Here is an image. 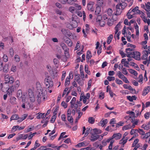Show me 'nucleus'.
<instances>
[{
	"label": "nucleus",
	"mask_w": 150,
	"mask_h": 150,
	"mask_svg": "<svg viewBox=\"0 0 150 150\" xmlns=\"http://www.w3.org/2000/svg\"><path fill=\"white\" fill-rule=\"evenodd\" d=\"M127 5V4L126 3H120L116 5V13H114L112 15V19L114 21H116L117 20V17L114 18V17L116 15H120L121 13L122 10L124 9Z\"/></svg>",
	"instance_id": "f257e3e1"
},
{
	"label": "nucleus",
	"mask_w": 150,
	"mask_h": 150,
	"mask_svg": "<svg viewBox=\"0 0 150 150\" xmlns=\"http://www.w3.org/2000/svg\"><path fill=\"white\" fill-rule=\"evenodd\" d=\"M38 92V94L37 96V101L38 103H40L42 100L45 101V97L46 94H47V92L45 90Z\"/></svg>",
	"instance_id": "f03ea898"
},
{
	"label": "nucleus",
	"mask_w": 150,
	"mask_h": 150,
	"mask_svg": "<svg viewBox=\"0 0 150 150\" xmlns=\"http://www.w3.org/2000/svg\"><path fill=\"white\" fill-rule=\"evenodd\" d=\"M99 130V132H98V129H97L94 128L92 130L95 133L91 134V138L90 139L91 141L94 142L99 138V136L97 135V134L98 133H101L102 131L101 130Z\"/></svg>",
	"instance_id": "7ed1b4c3"
},
{
	"label": "nucleus",
	"mask_w": 150,
	"mask_h": 150,
	"mask_svg": "<svg viewBox=\"0 0 150 150\" xmlns=\"http://www.w3.org/2000/svg\"><path fill=\"white\" fill-rule=\"evenodd\" d=\"M128 54L127 57L129 58L133 57L136 60H141L140 53L139 52L134 51L132 53H129Z\"/></svg>",
	"instance_id": "20e7f679"
},
{
	"label": "nucleus",
	"mask_w": 150,
	"mask_h": 150,
	"mask_svg": "<svg viewBox=\"0 0 150 150\" xmlns=\"http://www.w3.org/2000/svg\"><path fill=\"white\" fill-rule=\"evenodd\" d=\"M45 86L47 88H51L53 86V82L52 79L50 76H47L45 79Z\"/></svg>",
	"instance_id": "39448f33"
},
{
	"label": "nucleus",
	"mask_w": 150,
	"mask_h": 150,
	"mask_svg": "<svg viewBox=\"0 0 150 150\" xmlns=\"http://www.w3.org/2000/svg\"><path fill=\"white\" fill-rule=\"evenodd\" d=\"M4 79L5 82L8 84H12L14 81L13 77L8 74L6 75L5 76Z\"/></svg>",
	"instance_id": "423d86ee"
},
{
	"label": "nucleus",
	"mask_w": 150,
	"mask_h": 150,
	"mask_svg": "<svg viewBox=\"0 0 150 150\" xmlns=\"http://www.w3.org/2000/svg\"><path fill=\"white\" fill-rule=\"evenodd\" d=\"M28 98L30 102L34 103L35 100L34 95V92L33 90L31 89H29L28 91Z\"/></svg>",
	"instance_id": "0eeeda50"
},
{
	"label": "nucleus",
	"mask_w": 150,
	"mask_h": 150,
	"mask_svg": "<svg viewBox=\"0 0 150 150\" xmlns=\"http://www.w3.org/2000/svg\"><path fill=\"white\" fill-rule=\"evenodd\" d=\"M105 139L107 144L110 142V144L108 146V149L107 150H112V149L113 144L115 142V141L112 140L111 137H109L108 139Z\"/></svg>",
	"instance_id": "6e6552de"
},
{
	"label": "nucleus",
	"mask_w": 150,
	"mask_h": 150,
	"mask_svg": "<svg viewBox=\"0 0 150 150\" xmlns=\"http://www.w3.org/2000/svg\"><path fill=\"white\" fill-rule=\"evenodd\" d=\"M61 31L63 34L64 35L65 38H68L71 36V33H70L69 30L65 29H62Z\"/></svg>",
	"instance_id": "1a4fd4ad"
},
{
	"label": "nucleus",
	"mask_w": 150,
	"mask_h": 150,
	"mask_svg": "<svg viewBox=\"0 0 150 150\" xmlns=\"http://www.w3.org/2000/svg\"><path fill=\"white\" fill-rule=\"evenodd\" d=\"M122 137V135L120 133H116L113 134L112 136L111 137L112 140L114 139L116 140H119Z\"/></svg>",
	"instance_id": "9d476101"
},
{
	"label": "nucleus",
	"mask_w": 150,
	"mask_h": 150,
	"mask_svg": "<svg viewBox=\"0 0 150 150\" xmlns=\"http://www.w3.org/2000/svg\"><path fill=\"white\" fill-rule=\"evenodd\" d=\"M63 39L65 42L67 44L69 47H71L72 45V43L70 39L69 38H63Z\"/></svg>",
	"instance_id": "9b49d317"
},
{
	"label": "nucleus",
	"mask_w": 150,
	"mask_h": 150,
	"mask_svg": "<svg viewBox=\"0 0 150 150\" xmlns=\"http://www.w3.org/2000/svg\"><path fill=\"white\" fill-rule=\"evenodd\" d=\"M139 121V120L135 118V117L132 118V119L131 120V122L133 123V124L131 126V127L133 128L135 126L137 125L138 122Z\"/></svg>",
	"instance_id": "f8f14e48"
},
{
	"label": "nucleus",
	"mask_w": 150,
	"mask_h": 150,
	"mask_svg": "<svg viewBox=\"0 0 150 150\" xmlns=\"http://www.w3.org/2000/svg\"><path fill=\"white\" fill-rule=\"evenodd\" d=\"M138 130L137 129H132L130 132V134L132 135L133 134V137L129 140H132L133 138L138 136Z\"/></svg>",
	"instance_id": "ddd939ff"
},
{
	"label": "nucleus",
	"mask_w": 150,
	"mask_h": 150,
	"mask_svg": "<svg viewBox=\"0 0 150 150\" xmlns=\"http://www.w3.org/2000/svg\"><path fill=\"white\" fill-rule=\"evenodd\" d=\"M131 11L132 15H134L136 13L140 14L141 12V11L139 10V7L137 6H136L132 10H131Z\"/></svg>",
	"instance_id": "4468645a"
},
{
	"label": "nucleus",
	"mask_w": 150,
	"mask_h": 150,
	"mask_svg": "<svg viewBox=\"0 0 150 150\" xmlns=\"http://www.w3.org/2000/svg\"><path fill=\"white\" fill-rule=\"evenodd\" d=\"M93 2H89L87 5V9L88 10L91 11H93L94 8L93 7Z\"/></svg>",
	"instance_id": "2eb2a0df"
},
{
	"label": "nucleus",
	"mask_w": 150,
	"mask_h": 150,
	"mask_svg": "<svg viewBox=\"0 0 150 150\" xmlns=\"http://www.w3.org/2000/svg\"><path fill=\"white\" fill-rule=\"evenodd\" d=\"M8 84L6 83L5 82L3 83H2L1 85V89L2 91H7V89L8 88Z\"/></svg>",
	"instance_id": "dca6fc26"
},
{
	"label": "nucleus",
	"mask_w": 150,
	"mask_h": 150,
	"mask_svg": "<svg viewBox=\"0 0 150 150\" xmlns=\"http://www.w3.org/2000/svg\"><path fill=\"white\" fill-rule=\"evenodd\" d=\"M150 91V87L149 86L145 87L143 91L142 95L143 96L146 95Z\"/></svg>",
	"instance_id": "f3484780"
},
{
	"label": "nucleus",
	"mask_w": 150,
	"mask_h": 150,
	"mask_svg": "<svg viewBox=\"0 0 150 150\" xmlns=\"http://www.w3.org/2000/svg\"><path fill=\"white\" fill-rule=\"evenodd\" d=\"M102 18V16L101 15L98 16L97 18V20H98L99 22V25L101 27H103L105 25V22L103 21H101L100 20Z\"/></svg>",
	"instance_id": "a211bd4d"
},
{
	"label": "nucleus",
	"mask_w": 150,
	"mask_h": 150,
	"mask_svg": "<svg viewBox=\"0 0 150 150\" xmlns=\"http://www.w3.org/2000/svg\"><path fill=\"white\" fill-rule=\"evenodd\" d=\"M121 23L120 22L115 27V34H117L119 30L121 29Z\"/></svg>",
	"instance_id": "6ab92c4d"
},
{
	"label": "nucleus",
	"mask_w": 150,
	"mask_h": 150,
	"mask_svg": "<svg viewBox=\"0 0 150 150\" xmlns=\"http://www.w3.org/2000/svg\"><path fill=\"white\" fill-rule=\"evenodd\" d=\"M16 89V88L13 86H12L8 88L7 89V93L9 95H11L12 93L14 91V90Z\"/></svg>",
	"instance_id": "aec40b11"
},
{
	"label": "nucleus",
	"mask_w": 150,
	"mask_h": 150,
	"mask_svg": "<svg viewBox=\"0 0 150 150\" xmlns=\"http://www.w3.org/2000/svg\"><path fill=\"white\" fill-rule=\"evenodd\" d=\"M73 0H60V2L63 4H65L67 3L72 4H73Z\"/></svg>",
	"instance_id": "412c9836"
},
{
	"label": "nucleus",
	"mask_w": 150,
	"mask_h": 150,
	"mask_svg": "<svg viewBox=\"0 0 150 150\" xmlns=\"http://www.w3.org/2000/svg\"><path fill=\"white\" fill-rule=\"evenodd\" d=\"M144 54L142 57V59L143 60H147L148 55V52L146 50L143 51Z\"/></svg>",
	"instance_id": "4be33fe9"
},
{
	"label": "nucleus",
	"mask_w": 150,
	"mask_h": 150,
	"mask_svg": "<svg viewBox=\"0 0 150 150\" xmlns=\"http://www.w3.org/2000/svg\"><path fill=\"white\" fill-rule=\"evenodd\" d=\"M127 139H125L122 137V139L119 141V144H122V147H124V145L127 142Z\"/></svg>",
	"instance_id": "5701e85b"
},
{
	"label": "nucleus",
	"mask_w": 150,
	"mask_h": 150,
	"mask_svg": "<svg viewBox=\"0 0 150 150\" xmlns=\"http://www.w3.org/2000/svg\"><path fill=\"white\" fill-rule=\"evenodd\" d=\"M36 88L37 89L38 92L41 91H42L44 90L42 88L40 83L39 82H37L36 83Z\"/></svg>",
	"instance_id": "b1692460"
},
{
	"label": "nucleus",
	"mask_w": 150,
	"mask_h": 150,
	"mask_svg": "<svg viewBox=\"0 0 150 150\" xmlns=\"http://www.w3.org/2000/svg\"><path fill=\"white\" fill-rule=\"evenodd\" d=\"M87 145L86 142L83 141L78 143L76 146V147H81L82 146L85 147Z\"/></svg>",
	"instance_id": "393cba45"
},
{
	"label": "nucleus",
	"mask_w": 150,
	"mask_h": 150,
	"mask_svg": "<svg viewBox=\"0 0 150 150\" xmlns=\"http://www.w3.org/2000/svg\"><path fill=\"white\" fill-rule=\"evenodd\" d=\"M108 122V120L107 119L103 120V119L100 120L99 123L100 126L104 127Z\"/></svg>",
	"instance_id": "a878e982"
},
{
	"label": "nucleus",
	"mask_w": 150,
	"mask_h": 150,
	"mask_svg": "<svg viewBox=\"0 0 150 150\" xmlns=\"http://www.w3.org/2000/svg\"><path fill=\"white\" fill-rule=\"evenodd\" d=\"M38 140H36L35 142L34 147L31 148L30 150H35L37 148L39 147L40 144L38 143Z\"/></svg>",
	"instance_id": "bb28decb"
},
{
	"label": "nucleus",
	"mask_w": 150,
	"mask_h": 150,
	"mask_svg": "<svg viewBox=\"0 0 150 150\" xmlns=\"http://www.w3.org/2000/svg\"><path fill=\"white\" fill-rule=\"evenodd\" d=\"M25 127H20L18 125H16V126H14L12 128V129L13 130L14 129V131L16 130L17 129L18 130H22L24 129Z\"/></svg>",
	"instance_id": "cd10ccee"
},
{
	"label": "nucleus",
	"mask_w": 150,
	"mask_h": 150,
	"mask_svg": "<svg viewBox=\"0 0 150 150\" xmlns=\"http://www.w3.org/2000/svg\"><path fill=\"white\" fill-rule=\"evenodd\" d=\"M149 136H150V133H146L142 135L141 138L143 139H145L147 138Z\"/></svg>",
	"instance_id": "c85d7f7f"
},
{
	"label": "nucleus",
	"mask_w": 150,
	"mask_h": 150,
	"mask_svg": "<svg viewBox=\"0 0 150 150\" xmlns=\"http://www.w3.org/2000/svg\"><path fill=\"white\" fill-rule=\"evenodd\" d=\"M10 100V102L11 104L14 105L16 103V98L15 97H12Z\"/></svg>",
	"instance_id": "c756f323"
},
{
	"label": "nucleus",
	"mask_w": 150,
	"mask_h": 150,
	"mask_svg": "<svg viewBox=\"0 0 150 150\" xmlns=\"http://www.w3.org/2000/svg\"><path fill=\"white\" fill-rule=\"evenodd\" d=\"M132 14V13L131 12V9H130L128 11V12L127 14V18L129 19H131L133 17V16L132 15H133Z\"/></svg>",
	"instance_id": "7c9ffc66"
},
{
	"label": "nucleus",
	"mask_w": 150,
	"mask_h": 150,
	"mask_svg": "<svg viewBox=\"0 0 150 150\" xmlns=\"http://www.w3.org/2000/svg\"><path fill=\"white\" fill-rule=\"evenodd\" d=\"M134 48H126L125 50L126 52V56L127 57V55L128 54H129V53H132L133 51H132L133 50Z\"/></svg>",
	"instance_id": "2f4dec72"
},
{
	"label": "nucleus",
	"mask_w": 150,
	"mask_h": 150,
	"mask_svg": "<svg viewBox=\"0 0 150 150\" xmlns=\"http://www.w3.org/2000/svg\"><path fill=\"white\" fill-rule=\"evenodd\" d=\"M113 38V35H110L108 37L107 41V43L108 44H110V42H111Z\"/></svg>",
	"instance_id": "473e14b6"
},
{
	"label": "nucleus",
	"mask_w": 150,
	"mask_h": 150,
	"mask_svg": "<svg viewBox=\"0 0 150 150\" xmlns=\"http://www.w3.org/2000/svg\"><path fill=\"white\" fill-rule=\"evenodd\" d=\"M100 8L99 7H97L96 8V11H95V14L96 15H98H98L100 14Z\"/></svg>",
	"instance_id": "72a5a7b5"
},
{
	"label": "nucleus",
	"mask_w": 150,
	"mask_h": 150,
	"mask_svg": "<svg viewBox=\"0 0 150 150\" xmlns=\"http://www.w3.org/2000/svg\"><path fill=\"white\" fill-rule=\"evenodd\" d=\"M92 57L91 53L90 51H88L86 54V59L88 60L90 59Z\"/></svg>",
	"instance_id": "f704fd0d"
},
{
	"label": "nucleus",
	"mask_w": 150,
	"mask_h": 150,
	"mask_svg": "<svg viewBox=\"0 0 150 150\" xmlns=\"http://www.w3.org/2000/svg\"><path fill=\"white\" fill-rule=\"evenodd\" d=\"M95 119L94 118L92 117H90L88 118V121L91 124H93L95 122Z\"/></svg>",
	"instance_id": "c9c22d12"
},
{
	"label": "nucleus",
	"mask_w": 150,
	"mask_h": 150,
	"mask_svg": "<svg viewBox=\"0 0 150 150\" xmlns=\"http://www.w3.org/2000/svg\"><path fill=\"white\" fill-rule=\"evenodd\" d=\"M53 62L56 67L57 68L59 66V61L57 59L54 58L53 59Z\"/></svg>",
	"instance_id": "e433bc0d"
},
{
	"label": "nucleus",
	"mask_w": 150,
	"mask_h": 150,
	"mask_svg": "<svg viewBox=\"0 0 150 150\" xmlns=\"http://www.w3.org/2000/svg\"><path fill=\"white\" fill-rule=\"evenodd\" d=\"M18 119V115L15 114L12 115L11 119V120H17Z\"/></svg>",
	"instance_id": "4c0bfd02"
},
{
	"label": "nucleus",
	"mask_w": 150,
	"mask_h": 150,
	"mask_svg": "<svg viewBox=\"0 0 150 150\" xmlns=\"http://www.w3.org/2000/svg\"><path fill=\"white\" fill-rule=\"evenodd\" d=\"M70 82V78L68 76L67 77L66 79V81L65 83V86H68L69 85Z\"/></svg>",
	"instance_id": "58836bf2"
},
{
	"label": "nucleus",
	"mask_w": 150,
	"mask_h": 150,
	"mask_svg": "<svg viewBox=\"0 0 150 150\" xmlns=\"http://www.w3.org/2000/svg\"><path fill=\"white\" fill-rule=\"evenodd\" d=\"M92 130V129L91 128H87L86 129V131L85 132V136L86 137L87 136L88 134L90 132V131H91Z\"/></svg>",
	"instance_id": "ea45409f"
},
{
	"label": "nucleus",
	"mask_w": 150,
	"mask_h": 150,
	"mask_svg": "<svg viewBox=\"0 0 150 150\" xmlns=\"http://www.w3.org/2000/svg\"><path fill=\"white\" fill-rule=\"evenodd\" d=\"M45 117V113H40L37 116V118L38 119H40Z\"/></svg>",
	"instance_id": "a19ab883"
},
{
	"label": "nucleus",
	"mask_w": 150,
	"mask_h": 150,
	"mask_svg": "<svg viewBox=\"0 0 150 150\" xmlns=\"http://www.w3.org/2000/svg\"><path fill=\"white\" fill-rule=\"evenodd\" d=\"M132 128L130 125H128L123 126L122 127L123 130H126Z\"/></svg>",
	"instance_id": "79ce46f5"
},
{
	"label": "nucleus",
	"mask_w": 150,
	"mask_h": 150,
	"mask_svg": "<svg viewBox=\"0 0 150 150\" xmlns=\"http://www.w3.org/2000/svg\"><path fill=\"white\" fill-rule=\"evenodd\" d=\"M61 46L64 50H67L69 49L66 45L64 43H61Z\"/></svg>",
	"instance_id": "37998d69"
},
{
	"label": "nucleus",
	"mask_w": 150,
	"mask_h": 150,
	"mask_svg": "<svg viewBox=\"0 0 150 150\" xmlns=\"http://www.w3.org/2000/svg\"><path fill=\"white\" fill-rule=\"evenodd\" d=\"M103 0H98L97 1V4L98 7H100L103 5Z\"/></svg>",
	"instance_id": "c03bdc74"
},
{
	"label": "nucleus",
	"mask_w": 150,
	"mask_h": 150,
	"mask_svg": "<svg viewBox=\"0 0 150 150\" xmlns=\"http://www.w3.org/2000/svg\"><path fill=\"white\" fill-rule=\"evenodd\" d=\"M146 9L145 10L147 11H150V2H148L146 4Z\"/></svg>",
	"instance_id": "a18cd8bd"
},
{
	"label": "nucleus",
	"mask_w": 150,
	"mask_h": 150,
	"mask_svg": "<svg viewBox=\"0 0 150 150\" xmlns=\"http://www.w3.org/2000/svg\"><path fill=\"white\" fill-rule=\"evenodd\" d=\"M22 92L21 90H19L17 92V96L18 98H21L22 97Z\"/></svg>",
	"instance_id": "49530a36"
},
{
	"label": "nucleus",
	"mask_w": 150,
	"mask_h": 150,
	"mask_svg": "<svg viewBox=\"0 0 150 150\" xmlns=\"http://www.w3.org/2000/svg\"><path fill=\"white\" fill-rule=\"evenodd\" d=\"M118 76L119 78L122 79L125 76L124 75L122 74V72L120 71H118Z\"/></svg>",
	"instance_id": "de8ad7c7"
},
{
	"label": "nucleus",
	"mask_w": 150,
	"mask_h": 150,
	"mask_svg": "<svg viewBox=\"0 0 150 150\" xmlns=\"http://www.w3.org/2000/svg\"><path fill=\"white\" fill-rule=\"evenodd\" d=\"M150 112H146L144 115V117L146 119H148L150 117Z\"/></svg>",
	"instance_id": "09e8293b"
},
{
	"label": "nucleus",
	"mask_w": 150,
	"mask_h": 150,
	"mask_svg": "<svg viewBox=\"0 0 150 150\" xmlns=\"http://www.w3.org/2000/svg\"><path fill=\"white\" fill-rule=\"evenodd\" d=\"M34 127H28L27 129H25V133H27L33 130Z\"/></svg>",
	"instance_id": "8fccbe9b"
},
{
	"label": "nucleus",
	"mask_w": 150,
	"mask_h": 150,
	"mask_svg": "<svg viewBox=\"0 0 150 150\" xmlns=\"http://www.w3.org/2000/svg\"><path fill=\"white\" fill-rule=\"evenodd\" d=\"M85 71L86 72L88 75L91 74V72L88 69V66L86 65L85 66Z\"/></svg>",
	"instance_id": "3c124183"
},
{
	"label": "nucleus",
	"mask_w": 150,
	"mask_h": 150,
	"mask_svg": "<svg viewBox=\"0 0 150 150\" xmlns=\"http://www.w3.org/2000/svg\"><path fill=\"white\" fill-rule=\"evenodd\" d=\"M112 11L111 8H109L107 10V14L109 16H112Z\"/></svg>",
	"instance_id": "603ef678"
},
{
	"label": "nucleus",
	"mask_w": 150,
	"mask_h": 150,
	"mask_svg": "<svg viewBox=\"0 0 150 150\" xmlns=\"http://www.w3.org/2000/svg\"><path fill=\"white\" fill-rule=\"evenodd\" d=\"M129 72L131 74L134 75L135 76H137L138 74V73L136 71L132 69H130Z\"/></svg>",
	"instance_id": "864d4df0"
},
{
	"label": "nucleus",
	"mask_w": 150,
	"mask_h": 150,
	"mask_svg": "<svg viewBox=\"0 0 150 150\" xmlns=\"http://www.w3.org/2000/svg\"><path fill=\"white\" fill-rule=\"evenodd\" d=\"M113 23V21L111 19H108L107 23V24L109 26H112Z\"/></svg>",
	"instance_id": "5fc2aeb1"
},
{
	"label": "nucleus",
	"mask_w": 150,
	"mask_h": 150,
	"mask_svg": "<svg viewBox=\"0 0 150 150\" xmlns=\"http://www.w3.org/2000/svg\"><path fill=\"white\" fill-rule=\"evenodd\" d=\"M68 57L65 55H62L61 56V59L63 62H65L67 61V58Z\"/></svg>",
	"instance_id": "6e6d98bb"
},
{
	"label": "nucleus",
	"mask_w": 150,
	"mask_h": 150,
	"mask_svg": "<svg viewBox=\"0 0 150 150\" xmlns=\"http://www.w3.org/2000/svg\"><path fill=\"white\" fill-rule=\"evenodd\" d=\"M15 60L16 62H19L20 61L19 56L18 55H15L14 56Z\"/></svg>",
	"instance_id": "4d7b16f0"
},
{
	"label": "nucleus",
	"mask_w": 150,
	"mask_h": 150,
	"mask_svg": "<svg viewBox=\"0 0 150 150\" xmlns=\"http://www.w3.org/2000/svg\"><path fill=\"white\" fill-rule=\"evenodd\" d=\"M61 147H63L64 148L66 149H67L68 147L65 144H63L61 145L60 146H58L57 148V150H59V149H60V148Z\"/></svg>",
	"instance_id": "13d9d810"
},
{
	"label": "nucleus",
	"mask_w": 150,
	"mask_h": 150,
	"mask_svg": "<svg viewBox=\"0 0 150 150\" xmlns=\"http://www.w3.org/2000/svg\"><path fill=\"white\" fill-rule=\"evenodd\" d=\"M20 82L18 80H17L15 82V86L14 87L16 88H18L19 86Z\"/></svg>",
	"instance_id": "bf43d9fd"
},
{
	"label": "nucleus",
	"mask_w": 150,
	"mask_h": 150,
	"mask_svg": "<svg viewBox=\"0 0 150 150\" xmlns=\"http://www.w3.org/2000/svg\"><path fill=\"white\" fill-rule=\"evenodd\" d=\"M3 59L4 61L5 62H7L8 60V58L7 55L6 54L4 55L3 57Z\"/></svg>",
	"instance_id": "052dcab7"
},
{
	"label": "nucleus",
	"mask_w": 150,
	"mask_h": 150,
	"mask_svg": "<svg viewBox=\"0 0 150 150\" xmlns=\"http://www.w3.org/2000/svg\"><path fill=\"white\" fill-rule=\"evenodd\" d=\"M75 10V8L73 6H70L69 7V10L71 13H74Z\"/></svg>",
	"instance_id": "680f3d73"
},
{
	"label": "nucleus",
	"mask_w": 150,
	"mask_h": 150,
	"mask_svg": "<svg viewBox=\"0 0 150 150\" xmlns=\"http://www.w3.org/2000/svg\"><path fill=\"white\" fill-rule=\"evenodd\" d=\"M138 130V133H139L142 135H143L145 134V132L143 129H137Z\"/></svg>",
	"instance_id": "e2e57ef3"
},
{
	"label": "nucleus",
	"mask_w": 150,
	"mask_h": 150,
	"mask_svg": "<svg viewBox=\"0 0 150 150\" xmlns=\"http://www.w3.org/2000/svg\"><path fill=\"white\" fill-rule=\"evenodd\" d=\"M56 13L57 14H58L59 15H63V13H62L61 11L59 10L58 9H57L56 10Z\"/></svg>",
	"instance_id": "0e129e2a"
},
{
	"label": "nucleus",
	"mask_w": 150,
	"mask_h": 150,
	"mask_svg": "<svg viewBox=\"0 0 150 150\" xmlns=\"http://www.w3.org/2000/svg\"><path fill=\"white\" fill-rule=\"evenodd\" d=\"M115 130V129H111V127H110V126H108L105 129V130L107 131H110L111 132L112 131H114Z\"/></svg>",
	"instance_id": "69168bd1"
},
{
	"label": "nucleus",
	"mask_w": 150,
	"mask_h": 150,
	"mask_svg": "<svg viewBox=\"0 0 150 150\" xmlns=\"http://www.w3.org/2000/svg\"><path fill=\"white\" fill-rule=\"evenodd\" d=\"M143 21L145 23H146L148 25H149L150 24V20L149 19H147L146 18H145V19H143Z\"/></svg>",
	"instance_id": "338daca9"
},
{
	"label": "nucleus",
	"mask_w": 150,
	"mask_h": 150,
	"mask_svg": "<svg viewBox=\"0 0 150 150\" xmlns=\"http://www.w3.org/2000/svg\"><path fill=\"white\" fill-rule=\"evenodd\" d=\"M9 53L11 56H13L14 55V50L12 48H10L9 50Z\"/></svg>",
	"instance_id": "774afa93"
}]
</instances>
